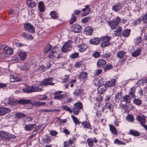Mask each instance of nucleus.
Returning a JSON list of instances; mask_svg holds the SVG:
<instances>
[{"label":"nucleus","mask_w":147,"mask_h":147,"mask_svg":"<svg viewBox=\"0 0 147 147\" xmlns=\"http://www.w3.org/2000/svg\"><path fill=\"white\" fill-rule=\"evenodd\" d=\"M112 66L111 65H107L106 66L104 67V69L105 71L109 70L110 68L112 67Z\"/></svg>","instance_id":"0e129e2a"},{"label":"nucleus","mask_w":147,"mask_h":147,"mask_svg":"<svg viewBox=\"0 0 147 147\" xmlns=\"http://www.w3.org/2000/svg\"><path fill=\"white\" fill-rule=\"evenodd\" d=\"M3 50L4 53L7 55H11L13 52V49L7 47L4 48Z\"/></svg>","instance_id":"9d476101"},{"label":"nucleus","mask_w":147,"mask_h":147,"mask_svg":"<svg viewBox=\"0 0 147 147\" xmlns=\"http://www.w3.org/2000/svg\"><path fill=\"white\" fill-rule=\"evenodd\" d=\"M122 93L120 92L118 93L115 96V99L116 100L120 99L121 97Z\"/></svg>","instance_id":"bf43d9fd"},{"label":"nucleus","mask_w":147,"mask_h":147,"mask_svg":"<svg viewBox=\"0 0 147 147\" xmlns=\"http://www.w3.org/2000/svg\"><path fill=\"white\" fill-rule=\"evenodd\" d=\"M16 137L14 135L8 133L5 131L0 132V138L2 140H8L10 139L15 138Z\"/></svg>","instance_id":"f03ea898"},{"label":"nucleus","mask_w":147,"mask_h":147,"mask_svg":"<svg viewBox=\"0 0 147 147\" xmlns=\"http://www.w3.org/2000/svg\"><path fill=\"white\" fill-rule=\"evenodd\" d=\"M109 26L112 29H116L117 27V23L114 21H110L108 22Z\"/></svg>","instance_id":"1a4fd4ad"},{"label":"nucleus","mask_w":147,"mask_h":147,"mask_svg":"<svg viewBox=\"0 0 147 147\" xmlns=\"http://www.w3.org/2000/svg\"><path fill=\"white\" fill-rule=\"evenodd\" d=\"M35 124H29L26 125L25 127V129L27 131H30L32 130L34 127L35 126Z\"/></svg>","instance_id":"4be33fe9"},{"label":"nucleus","mask_w":147,"mask_h":147,"mask_svg":"<svg viewBox=\"0 0 147 147\" xmlns=\"http://www.w3.org/2000/svg\"><path fill=\"white\" fill-rule=\"evenodd\" d=\"M42 86L40 84L36 83L33 85L31 87L26 88L24 89L23 90L24 92L28 93H31L34 92H41L42 89L41 88Z\"/></svg>","instance_id":"f257e3e1"},{"label":"nucleus","mask_w":147,"mask_h":147,"mask_svg":"<svg viewBox=\"0 0 147 147\" xmlns=\"http://www.w3.org/2000/svg\"><path fill=\"white\" fill-rule=\"evenodd\" d=\"M126 53L123 51H120L117 52V56L119 58H121L123 57Z\"/></svg>","instance_id":"72a5a7b5"},{"label":"nucleus","mask_w":147,"mask_h":147,"mask_svg":"<svg viewBox=\"0 0 147 147\" xmlns=\"http://www.w3.org/2000/svg\"><path fill=\"white\" fill-rule=\"evenodd\" d=\"M129 95L132 98H134L136 97L135 93L136 92V88L133 87L131 88L129 90Z\"/></svg>","instance_id":"f3484780"},{"label":"nucleus","mask_w":147,"mask_h":147,"mask_svg":"<svg viewBox=\"0 0 147 147\" xmlns=\"http://www.w3.org/2000/svg\"><path fill=\"white\" fill-rule=\"evenodd\" d=\"M74 105L77 108L79 109H81L83 108V105L80 102L75 103L74 104Z\"/></svg>","instance_id":"a19ab883"},{"label":"nucleus","mask_w":147,"mask_h":147,"mask_svg":"<svg viewBox=\"0 0 147 147\" xmlns=\"http://www.w3.org/2000/svg\"><path fill=\"white\" fill-rule=\"evenodd\" d=\"M83 92L82 90L80 88L76 89L74 93V94L76 96H80Z\"/></svg>","instance_id":"a878e982"},{"label":"nucleus","mask_w":147,"mask_h":147,"mask_svg":"<svg viewBox=\"0 0 147 147\" xmlns=\"http://www.w3.org/2000/svg\"><path fill=\"white\" fill-rule=\"evenodd\" d=\"M27 5L31 7H33L36 5V3L33 0H27L26 1Z\"/></svg>","instance_id":"b1692460"},{"label":"nucleus","mask_w":147,"mask_h":147,"mask_svg":"<svg viewBox=\"0 0 147 147\" xmlns=\"http://www.w3.org/2000/svg\"><path fill=\"white\" fill-rule=\"evenodd\" d=\"M100 40L98 38H94L90 40V43L92 45H96L100 42Z\"/></svg>","instance_id":"4468645a"},{"label":"nucleus","mask_w":147,"mask_h":147,"mask_svg":"<svg viewBox=\"0 0 147 147\" xmlns=\"http://www.w3.org/2000/svg\"><path fill=\"white\" fill-rule=\"evenodd\" d=\"M109 126L110 130L112 133L115 135H116L117 132L114 126L112 125H109Z\"/></svg>","instance_id":"2f4dec72"},{"label":"nucleus","mask_w":147,"mask_h":147,"mask_svg":"<svg viewBox=\"0 0 147 147\" xmlns=\"http://www.w3.org/2000/svg\"><path fill=\"white\" fill-rule=\"evenodd\" d=\"M50 15L51 18L54 19H57L58 18V15L56 12L54 11H51Z\"/></svg>","instance_id":"7c9ffc66"},{"label":"nucleus","mask_w":147,"mask_h":147,"mask_svg":"<svg viewBox=\"0 0 147 147\" xmlns=\"http://www.w3.org/2000/svg\"><path fill=\"white\" fill-rule=\"evenodd\" d=\"M10 111V109L5 107H0V115H4Z\"/></svg>","instance_id":"9b49d317"},{"label":"nucleus","mask_w":147,"mask_h":147,"mask_svg":"<svg viewBox=\"0 0 147 147\" xmlns=\"http://www.w3.org/2000/svg\"><path fill=\"white\" fill-rule=\"evenodd\" d=\"M15 115L16 117L18 119L26 117L25 115L22 113L18 112L16 113Z\"/></svg>","instance_id":"c85d7f7f"},{"label":"nucleus","mask_w":147,"mask_h":147,"mask_svg":"<svg viewBox=\"0 0 147 147\" xmlns=\"http://www.w3.org/2000/svg\"><path fill=\"white\" fill-rule=\"evenodd\" d=\"M129 133L131 135L135 136H138L140 135V134L138 131L134 130H131Z\"/></svg>","instance_id":"e433bc0d"},{"label":"nucleus","mask_w":147,"mask_h":147,"mask_svg":"<svg viewBox=\"0 0 147 147\" xmlns=\"http://www.w3.org/2000/svg\"><path fill=\"white\" fill-rule=\"evenodd\" d=\"M122 30V28L120 26H119L117 28V29L114 31V34L116 36H119V35H121V31Z\"/></svg>","instance_id":"393cba45"},{"label":"nucleus","mask_w":147,"mask_h":147,"mask_svg":"<svg viewBox=\"0 0 147 147\" xmlns=\"http://www.w3.org/2000/svg\"><path fill=\"white\" fill-rule=\"evenodd\" d=\"M82 124L84 128L90 129L91 127V126L90 123L86 121L82 122Z\"/></svg>","instance_id":"f704fd0d"},{"label":"nucleus","mask_w":147,"mask_h":147,"mask_svg":"<svg viewBox=\"0 0 147 147\" xmlns=\"http://www.w3.org/2000/svg\"><path fill=\"white\" fill-rule=\"evenodd\" d=\"M84 63L83 61H78L75 63L74 66L76 68H78L81 67L84 65Z\"/></svg>","instance_id":"49530a36"},{"label":"nucleus","mask_w":147,"mask_h":147,"mask_svg":"<svg viewBox=\"0 0 147 147\" xmlns=\"http://www.w3.org/2000/svg\"><path fill=\"white\" fill-rule=\"evenodd\" d=\"M142 20L143 21V22L145 23H147V14H146L143 16Z\"/></svg>","instance_id":"774afa93"},{"label":"nucleus","mask_w":147,"mask_h":147,"mask_svg":"<svg viewBox=\"0 0 147 147\" xmlns=\"http://www.w3.org/2000/svg\"><path fill=\"white\" fill-rule=\"evenodd\" d=\"M39 111H40V112L41 113L44 112H49L53 111L52 110H47L46 109H40L39 110Z\"/></svg>","instance_id":"e2e57ef3"},{"label":"nucleus","mask_w":147,"mask_h":147,"mask_svg":"<svg viewBox=\"0 0 147 147\" xmlns=\"http://www.w3.org/2000/svg\"><path fill=\"white\" fill-rule=\"evenodd\" d=\"M102 70L101 69H97L95 71V74L97 76L99 75L102 73Z\"/></svg>","instance_id":"052dcab7"},{"label":"nucleus","mask_w":147,"mask_h":147,"mask_svg":"<svg viewBox=\"0 0 147 147\" xmlns=\"http://www.w3.org/2000/svg\"><path fill=\"white\" fill-rule=\"evenodd\" d=\"M72 42L71 40H68L62 47L61 48L62 51L63 52L66 53L69 51V48L71 47V43Z\"/></svg>","instance_id":"39448f33"},{"label":"nucleus","mask_w":147,"mask_h":147,"mask_svg":"<svg viewBox=\"0 0 147 147\" xmlns=\"http://www.w3.org/2000/svg\"><path fill=\"white\" fill-rule=\"evenodd\" d=\"M29 67V64L28 63H26L22 65L21 69L24 70H27Z\"/></svg>","instance_id":"3c124183"},{"label":"nucleus","mask_w":147,"mask_h":147,"mask_svg":"<svg viewBox=\"0 0 147 147\" xmlns=\"http://www.w3.org/2000/svg\"><path fill=\"white\" fill-rule=\"evenodd\" d=\"M62 108L63 109L66 110L68 111H69L70 113H71L72 112L71 109L69 107H67V106H62Z\"/></svg>","instance_id":"603ef678"},{"label":"nucleus","mask_w":147,"mask_h":147,"mask_svg":"<svg viewBox=\"0 0 147 147\" xmlns=\"http://www.w3.org/2000/svg\"><path fill=\"white\" fill-rule=\"evenodd\" d=\"M137 120L140 123L142 126L144 125V123L146 122V117L144 115L138 116L136 117Z\"/></svg>","instance_id":"6e6552de"},{"label":"nucleus","mask_w":147,"mask_h":147,"mask_svg":"<svg viewBox=\"0 0 147 147\" xmlns=\"http://www.w3.org/2000/svg\"><path fill=\"white\" fill-rule=\"evenodd\" d=\"M20 79L15 75H11L10 76V81L11 82H13L20 81Z\"/></svg>","instance_id":"aec40b11"},{"label":"nucleus","mask_w":147,"mask_h":147,"mask_svg":"<svg viewBox=\"0 0 147 147\" xmlns=\"http://www.w3.org/2000/svg\"><path fill=\"white\" fill-rule=\"evenodd\" d=\"M90 18L89 17H87L82 19V22L84 23H86L90 21Z\"/></svg>","instance_id":"4d7b16f0"},{"label":"nucleus","mask_w":147,"mask_h":147,"mask_svg":"<svg viewBox=\"0 0 147 147\" xmlns=\"http://www.w3.org/2000/svg\"><path fill=\"white\" fill-rule=\"evenodd\" d=\"M73 142V141L71 140L68 141L64 142L63 143L64 147H68L70 145L72 144Z\"/></svg>","instance_id":"4c0bfd02"},{"label":"nucleus","mask_w":147,"mask_h":147,"mask_svg":"<svg viewBox=\"0 0 147 147\" xmlns=\"http://www.w3.org/2000/svg\"><path fill=\"white\" fill-rule=\"evenodd\" d=\"M88 74L87 72H83L81 73L80 78L84 79H85L86 77Z\"/></svg>","instance_id":"864d4df0"},{"label":"nucleus","mask_w":147,"mask_h":147,"mask_svg":"<svg viewBox=\"0 0 147 147\" xmlns=\"http://www.w3.org/2000/svg\"><path fill=\"white\" fill-rule=\"evenodd\" d=\"M14 101L17 104H20L22 105H26L28 103L30 104V103H32L29 99H22L15 100Z\"/></svg>","instance_id":"0eeeda50"},{"label":"nucleus","mask_w":147,"mask_h":147,"mask_svg":"<svg viewBox=\"0 0 147 147\" xmlns=\"http://www.w3.org/2000/svg\"><path fill=\"white\" fill-rule=\"evenodd\" d=\"M133 102L137 105H140L142 104V101L139 99L135 98L133 101Z\"/></svg>","instance_id":"a18cd8bd"},{"label":"nucleus","mask_w":147,"mask_h":147,"mask_svg":"<svg viewBox=\"0 0 147 147\" xmlns=\"http://www.w3.org/2000/svg\"><path fill=\"white\" fill-rule=\"evenodd\" d=\"M140 53V50L139 49H136L133 53L132 55L133 57H136L139 56Z\"/></svg>","instance_id":"ea45409f"},{"label":"nucleus","mask_w":147,"mask_h":147,"mask_svg":"<svg viewBox=\"0 0 147 147\" xmlns=\"http://www.w3.org/2000/svg\"><path fill=\"white\" fill-rule=\"evenodd\" d=\"M126 119L128 121L133 122L134 120V118L132 115L129 114L126 116Z\"/></svg>","instance_id":"c9c22d12"},{"label":"nucleus","mask_w":147,"mask_h":147,"mask_svg":"<svg viewBox=\"0 0 147 147\" xmlns=\"http://www.w3.org/2000/svg\"><path fill=\"white\" fill-rule=\"evenodd\" d=\"M115 84V79H112L110 81L107 82L106 85L107 86L111 87L114 86Z\"/></svg>","instance_id":"cd10ccee"},{"label":"nucleus","mask_w":147,"mask_h":147,"mask_svg":"<svg viewBox=\"0 0 147 147\" xmlns=\"http://www.w3.org/2000/svg\"><path fill=\"white\" fill-rule=\"evenodd\" d=\"M39 70L43 71H45L46 69V68L44 65H42L39 67Z\"/></svg>","instance_id":"338daca9"},{"label":"nucleus","mask_w":147,"mask_h":147,"mask_svg":"<svg viewBox=\"0 0 147 147\" xmlns=\"http://www.w3.org/2000/svg\"><path fill=\"white\" fill-rule=\"evenodd\" d=\"M93 56L95 58H98L100 56V53L98 52H96L93 53Z\"/></svg>","instance_id":"680f3d73"},{"label":"nucleus","mask_w":147,"mask_h":147,"mask_svg":"<svg viewBox=\"0 0 147 147\" xmlns=\"http://www.w3.org/2000/svg\"><path fill=\"white\" fill-rule=\"evenodd\" d=\"M38 7L40 11L43 12L45 11V7L42 2L41 1L39 3Z\"/></svg>","instance_id":"473e14b6"},{"label":"nucleus","mask_w":147,"mask_h":147,"mask_svg":"<svg viewBox=\"0 0 147 147\" xmlns=\"http://www.w3.org/2000/svg\"><path fill=\"white\" fill-rule=\"evenodd\" d=\"M46 104L45 102H34L32 103H30V104L32 106L34 105L36 107L41 106L44 105Z\"/></svg>","instance_id":"5701e85b"},{"label":"nucleus","mask_w":147,"mask_h":147,"mask_svg":"<svg viewBox=\"0 0 147 147\" xmlns=\"http://www.w3.org/2000/svg\"><path fill=\"white\" fill-rule=\"evenodd\" d=\"M72 110L74 114L76 115H77L79 113V109L76 107L73 108Z\"/></svg>","instance_id":"6e6d98bb"},{"label":"nucleus","mask_w":147,"mask_h":147,"mask_svg":"<svg viewBox=\"0 0 147 147\" xmlns=\"http://www.w3.org/2000/svg\"><path fill=\"white\" fill-rule=\"evenodd\" d=\"M52 46L50 44H48L45 48L44 52L45 53H47L52 48Z\"/></svg>","instance_id":"37998d69"},{"label":"nucleus","mask_w":147,"mask_h":147,"mask_svg":"<svg viewBox=\"0 0 147 147\" xmlns=\"http://www.w3.org/2000/svg\"><path fill=\"white\" fill-rule=\"evenodd\" d=\"M142 40V39L140 37H138L135 39V42L136 45L138 44L141 42Z\"/></svg>","instance_id":"13d9d810"},{"label":"nucleus","mask_w":147,"mask_h":147,"mask_svg":"<svg viewBox=\"0 0 147 147\" xmlns=\"http://www.w3.org/2000/svg\"><path fill=\"white\" fill-rule=\"evenodd\" d=\"M26 30L29 32H34L35 31L34 29L33 26L29 23H26L24 25Z\"/></svg>","instance_id":"423d86ee"},{"label":"nucleus","mask_w":147,"mask_h":147,"mask_svg":"<svg viewBox=\"0 0 147 147\" xmlns=\"http://www.w3.org/2000/svg\"><path fill=\"white\" fill-rule=\"evenodd\" d=\"M76 20V17L74 15V14L72 15L69 21V23L70 24H72Z\"/></svg>","instance_id":"5fc2aeb1"},{"label":"nucleus","mask_w":147,"mask_h":147,"mask_svg":"<svg viewBox=\"0 0 147 147\" xmlns=\"http://www.w3.org/2000/svg\"><path fill=\"white\" fill-rule=\"evenodd\" d=\"M93 31V28L91 27H86L84 30V34L89 35L92 34Z\"/></svg>","instance_id":"ddd939ff"},{"label":"nucleus","mask_w":147,"mask_h":147,"mask_svg":"<svg viewBox=\"0 0 147 147\" xmlns=\"http://www.w3.org/2000/svg\"><path fill=\"white\" fill-rule=\"evenodd\" d=\"M122 6L119 3H117L113 5L112 7V9L116 12H118L121 9Z\"/></svg>","instance_id":"dca6fc26"},{"label":"nucleus","mask_w":147,"mask_h":147,"mask_svg":"<svg viewBox=\"0 0 147 147\" xmlns=\"http://www.w3.org/2000/svg\"><path fill=\"white\" fill-rule=\"evenodd\" d=\"M22 36L23 38L26 40H31L33 38L31 35L27 33H23L22 34Z\"/></svg>","instance_id":"412c9836"},{"label":"nucleus","mask_w":147,"mask_h":147,"mask_svg":"<svg viewBox=\"0 0 147 147\" xmlns=\"http://www.w3.org/2000/svg\"><path fill=\"white\" fill-rule=\"evenodd\" d=\"M53 79L52 78H47L41 82V84L42 86L47 85H54L55 83L53 82Z\"/></svg>","instance_id":"20e7f679"},{"label":"nucleus","mask_w":147,"mask_h":147,"mask_svg":"<svg viewBox=\"0 0 147 147\" xmlns=\"http://www.w3.org/2000/svg\"><path fill=\"white\" fill-rule=\"evenodd\" d=\"M131 98L129 95L125 96L123 98V101L126 103V104L127 103H129L131 102Z\"/></svg>","instance_id":"c756f323"},{"label":"nucleus","mask_w":147,"mask_h":147,"mask_svg":"<svg viewBox=\"0 0 147 147\" xmlns=\"http://www.w3.org/2000/svg\"><path fill=\"white\" fill-rule=\"evenodd\" d=\"M131 30L129 29L125 30L122 34L124 37H127L129 35Z\"/></svg>","instance_id":"79ce46f5"},{"label":"nucleus","mask_w":147,"mask_h":147,"mask_svg":"<svg viewBox=\"0 0 147 147\" xmlns=\"http://www.w3.org/2000/svg\"><path fill=\"white\" fill-rule=\"evenodd\" d=\"M106 61L103 59H99L97 63V65L98 67H103L106 64Z\"/></svg>","instance_id":"6ab92c4d"},{"label":"nucleus","mask_w":147,"mask_h":147,"mask_svg":"<svg viewBox=\"0 0 147 147\" xmlns=\"http://www.w3.org/2000/svg\"><path fill=\"white\" fill-rule=\"evenodd\" d=\"M111 38V37L107 36L101 38V40L103 41L101 44V46L102 47H105L109 46L111 44L109 41Z\"/></svg>","instance_id":"7ed1b4c3"},{"label":"nucleus","mask_w":147,"mask_h":147,"mask_svg":"<svg viewBox=\"0 0 147 147\" xmlns=\"http://www.w3.org/2000/svg\"><path fill=\"white\" fill-rule=\"evenodd\" d=\"M18 54L21 60L22 61L24 60L25 59L27 56L26 52L21 51H19Z\"/></svg>","instance_id":"a211bd4d"},{"label":"nucleus","mask_w":147,"mask_h":147,"mask_svg":"<svg viewBox=\"0 0 147 147\" xmlns=\"http://www.w3.org/2000/svg\"><path fill=\"white\" fill-rule=\"evenodd\" d=\"M51 141V139L50 138L47 136L46 138H43L42 140V142L44 143L48 144Z\"/></svg>","instance_id":"de8ad7c7"},{"label":"nucleus","mask_w":147,"mask_h":147,"mask_svg":"<svg viewBox=\"0 0 147 147\" xmlns=\"http://www.w3.org/2000/svg\"><path fill=\"white\" fill-rule=\"evenodd\" d=\"M65 95L64 94H61L59 95H55L54 97L53 98L54 99H57L58 100H60L64 99L65 98Z\"/></svg>","instance_id":"58836bf2"},{"label":"nucleus","mask_w":147,"mask_h":147,"mask_svg":"<svg viewBox=\"0 0 147 147\" xmlns=\"http://www.w3.org/2000/svg\"><path fill=\"white\" fill-rule=\"evenodd\" d=\"M79 55V53H74L71 54L70 55V57L72 59L77 58Z\"/></svg>","instance_id":"8fccbe9b"},{"label":"nucleus","mask_w":147,"mask_h":147,"mask_svg":"<svg viewBox=\"0 0 147 147\" xmlns=\"http://www.w3.org/2000/svg\"><path fill=\"white\" fill-rule=\"evenodd\" d=\"M81 26L79 25L76 24L74 25L73 31L76 33H78L81 31Z\"/></svg>","instance_id":"bb28decb"},{"label":"nucleus","mask_w":147,"mask_h":147,"mask_svg":"<svg viewBox=\"0 0 147 147\" xmlns=\"http://www.w3.org/2000/svg\"><path fill=\"white\" fill-rule=\"evenodd\" d=\"M88 146L90 147H92L93 146V141L90 139H88Z\"/></svg>","instance_id":"69168bd1"},{"label":"nucleus","mask_w":147,"mask_h":147,"mask_svg":"<svg viewBox=\"0 0 147 147\" xmlns=\"http://www.w3.org/2000/svg\"><path fill=\"white\" fill-rule=\"evenodd\" d=\"M57 55V53L56 52L53 51H52L50 52L49 53V55L48 56L49 58H53Z\"/></svg>","instance_id":"c03bdc74"},{"label":"nucleus","mask_w":147,"mask_h":147,"mask_svg":"<svg viewBox=\"0 0 147 147\" xmlns=\"http://www.w3.org/2000/svg\"><path fill=\"white\" fill-rule=\"evenodd\" d=\"M71 117L72 118L73 121L76 125H79L80 123V121L78 119L75 117H74L73 115H71Z\"/></svg>","instance_id":"09e8293b"},{"label":"nucleus","mask_w":147,"mask_h":147,"mask_svg":"<svg viewBox=\"0 0 147 147\" xmlns=\"http://www.w3.org/2000/svg\"><path fill=\"white\" fill-rule=\"evenodd\" d=\"M85 8H83L82 9L83 12L85 11L82 14V15L83 16H85L88 15L90 11V9L89 8V5H85Z\"/></svg>","instance_id":"f8f14e48"},{"label":"nucleus","mask_w":147,"mask_h":147,"mask_svg":"<svg viewBox=\"0 0 147 147\" xmlns=\"http://www.w3.org/2000/svg\"><path fill=\"white\" fill-rule=\"evenodd\" d=\"M88 48L85 44H81L78 46V50L80 52H83L85 51Z\"/></svg>","instance_id":"2eb2a0df"}]
</instances>
